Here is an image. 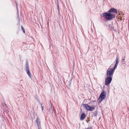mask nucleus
Listing matches in <instances>:
<instances>
[{"label":"nucleus","instance_id":"f257e3e1","mask_svg":"<svg viewBox=\"0 0 129 129\" xmlns=\"http://www.w3.org/2000/svg\"><path fill=\"white\" fill-rule=\"evenodd\" d=\"M115 15L111 14V13H104L102 14V16L103 17H107L106 18L107 20L108 21L112 20L115 17Z\"/></svg>","mask_w":129,"mask_h":129},{"label":"nucleus","instance_id":"f03ea898","mask_svg":"<svg viewBox=\"0 0 129 129\" xmlns=\"http://www.w3.org/2000/svg\"><path fill=\"white\" fill-rule=\"evenodd\" d=\"M106 92L105 90H103V92H101L99 98V102H101L106 97Z\"/></svg>","mask_w":129,"mask_h":129},{"label":"nucleus","instance_id":"7ed1b4c3","mask_svg":"<svg viewBox=\"0 0 129 129\" xmlns=\"http://www.w3.org/2000/svg\"><path fill=\"white\" fill-rule=\"evenodd\" d=\"M114 72V71L111 68H109L107 71V76L108 77H111L113 75Z\"/></svg>","mask_w":129,"mask_h":129},{"label":"nucleus","instance_id":"20e7f679","mask_svg":"<svg viewBox=\"0 0 129 129\" xmlns=\"http://www.w3.org/2000/svg\"><path fill=\"white\" fill-rule=\"evenodd\" d=\"M25 70L26 72L27 73L29 76L31 78V74L29 71V68L28 64V63H26L25 65Z\"/></svg>","mask_w":129,"mask_h":129},{"label":"nucleus","instance_id":"39448f33","mask_svg":"<svg viewBox=\"0 0 129 129\" xmlns=\"http://www.w3.org/2000/svg\"><path fill=\"white\" fill-rule=\"evenodd\" d=\"M112 80V78L111 77H107L105 79V84L108 85L111 82Z\"/></svg>","mask_w":129,"mask_h":129},{"label":"nucleus","instance_id":"423d86ee","mask_svg":"<svg viewBox=\"0 0 129 129\" xmlns=\"http://www.w3.org/2000/svg\"><path fill=\"white\" fill-rule=\"evenodd\" d=\"M36 122L38 129H41L40 119L39 118H37L36 120Z\"/></svg>","mask_w":129,"mask_h":129},{"label":"nucleus","instance_id":"0eeeda50","mask_svg":"<svg viewBox=\"0 0 129 129\" xmlns=\"http://www.w3.org/2000/svg\"><path fill=\"white\" fill-rule=\"evenodd\" d=\"M116 61V63L115 64L113 68H111L114 71L115 69L116 68L117 65V64H118L119 62V60H118V56H117L116 57V59L115 60Z\"/></svg>","mask_w":129,"mask_h":129},{"label":"nucleus","instance_id":"6e6552de","mask_svg":"<svg viewBox=\"0 0 129 129\" xmlns=\"http://www.w3.org/2000/svg\"><path fill=\"white\" fill-rule=\"evenodd\" d=\"M108 12H109L110 13L112 12L116 14L118 13L117 10L114 8H111L108 11Z\"/></svg>","mask_w":129,"mask_h":129},{"label":"nucleus","instance_id":"1a4fd4ad","mask_svg":"<svg viewBox=\"0 0 129 129\" xmlns=\"http://www.w3.org/2000/svg\"><path fill=\"white\" fill-rule=\"evenodd\" d=\"M84 108L87 110L88 111L90 106H88V104H83V105Z\"/></svg>","mask_w":129,"mask_h":129},{"label":"nucleus","instance_id":"9d476101","mask_svg":"<svg viewBox=\"0 0 129 129\" xmlns=\"http://www.w3.org/2000/svg\"><path fill=\"white\" fill-rule=\"evenodd\" d=\"M85 115L84 113H82L81 116L80 120H83L85 117Z\"/></svg>","mask_w":129,"mask_h":129},{"label":"nucleus","instance_id":"9b49d317","mask_svg":"<svg viewBox=\"0 0 129 129\" xmlns=\"http://www.w3.org/2000/svg\"><path fill=\"white\" fill-rule=\"evenodd\" d=\"M95 107V106H93L92 107H90L88 111H93Z\"/></svg>","mask_w":129,"mask_h":129},{"label":"nucleus","instance_id":"f8f14e48","mask_svg":"<svg viewBox=\"0 0 129 129\" xmlns=\"http://www.w3.org/2000/svg\"><path fill=\"white\" fill-rule=\"evenodd\" d=\"M98 114V112L97 111H94V112H93V115L94 116H97Z\"/></svg>","mask_w":129,"mask_h":129},{"label":"nucleus","instance_id":"ddd939ff","mask_svg":"<svg viewBox=\"0 0 129 129\" xmlns=\"http://www.w3.org/2000/svg\"><path fill=\"white\" fill-rule=\"evenodd\" d=\"M21 29H22V30L23 31V33H25V31L22 25H21Z\"/></svg>","mask_w":129,"mask_h":129},{"label":"nucleus","instance_id":"4468645a","mask_svg":"<svg viewBox=\"0 0 129 129\" xmlns=\"http://www.w3.org/2000/svg\"><path fill=\"white\" fill-rule=\"evenodd\" d=\"M16 8H17V11H18V8L17 4L16 3Z\"/></svg>","mask_w":129,"mask_h":129},{"label":"nucleus","instance_id":"2eb2a0df","mask_svg":"<svg viewBox=\"0 0 129 129\" xmlns=\"http://www.w3.org/2000/svg\"><path fill=\"white\" fill-rule=\"evenodd\" d=\"M111 29L115 31L114 28L113 27H111Z\"/></svg>","mask_w":129,"mask_h":129},{"label":"nucleus","instance_id":"dca6fc26","mask_svg":"<svg viewBox=\"0 0 129 129\" xmlns=\"http://www.w3.org/2000/svg\"><path fill=\"white\" fill-rule=\"evenodd\" d=\"M41 108H42V111H43V109H44V106H41Z\"/></svg>","mask_w":129,"mask_h":129},{"label":"nucleus","instance_id":"f3484780","mask_svg":"<svg viewBox=\"0 0 129 129\" xmlns=\"http://www.w3.org/2000/svg\"><path fill=\"white\" fill-rule=\"evenodd\" d=\"M39 103L40 104V105L41 106H42L43 104L42 103L40 102H39Z\"/></svg>","mask_w":129,"mask_h":129},{"label":"nucleus","instance_id":"a211bd4d","mask_svg":"<svg viewBox=\"0 0 129 129\" xmlns=\"http://www.w3.org/2000/svg\"><path fill=\"white\" fill-rule=\"evenodd\" d=\"M86 129H92V128L91 127H89L87 128Z\"/></svg>","mask_w":129,"mask_h":129},{"label":"nucleus","instance_id":"6ab92c4d","mask_svg":"<svg viewBox=\"0 0 129 129\" xmlns=\"http://www.w3.org/2000/svg\"><path fill=\"white\" fill-rule=\"evenodd\" d=\"M57 9L58 10V12L59 13V6L58 5H57Z\"/></svg>","mask_w":129,"mask_h":129},{"label":"nucleus","instance_id":"aec40b11","mask_svg":"<svg viewBox=\"0 0 129 129\" xmlns=\"http://www.w3.org/2000/svg\"><path fill=\"white\" fill-rule=\"evenodd\" d=\"M37 100L38 102H39H39H40V101L39 100L37 99Z\"/></svg>","mask_w":129,"mask_h":129},{"label":"nucleus","instance_id":"412c9836","mask_svg":"<svg viewBox=\"0 0 129 129\" xmlns=\"http://www.w3.org/2000/svg\"><path fill=\"white\" fill-rule=\"evenodd\" d=\"M51 110V112H52L51 113H52L53 112H52V110Z\"/></svg>","mask_w":129,"mask_h":129}]
</instances>
